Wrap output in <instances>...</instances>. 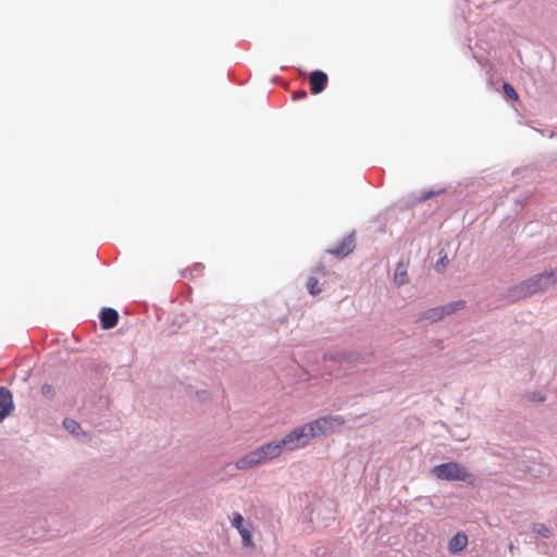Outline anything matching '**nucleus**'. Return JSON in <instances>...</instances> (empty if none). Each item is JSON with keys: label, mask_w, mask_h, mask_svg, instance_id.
Here are the masks:
<instances>
[{"label": "nucleus", "mask_w": 557, "mask_h": 557, "mask_svg": "<svg viewBox=\"0 0 557 557\" xmlns=\"http://www.w3.org/2000/svg\"><path fill=\"white\" fill-rule=\"evenodd\" d=\"M432 474L440 480L446 481H463L473 483L472 474L458 462H446L438 465L432 469Z\"/></svg>", "instance_id": "obj_1"}, {"label": "nucleus", "mask_w": 557, "mask_h": 557, "mask_svg": "<svg viewBox=\"0 0 557 557\" xmlns=\"http://www.w3.org/2000/svg\"><path fill=\"white\" fill-rule=\"evenodd\" d=\"M311 429V426L304 424L288 432L284 438L280 440L283 449L294 451L306 447L313 438V434L310 433Z\"/></svg>", "instance_id": "obj_2"}, {"label": "nucleus", "mask_w": 557, "mask_h": 557, "mask_svg": "<svg viewBox=\"0 0 557 557\" xmlns=\"http://www.w3.org/2000/svg\"><path fill=\"white\" fill-rule=\"evenodd\" d=\"M345 424V418L343 416H324L312 422L306 423V426H311L313 438L320 435H324L329 432L334 431Z\"/></svg>", "instance_id": "obj_3"}, {"label": "nucleus", "mask_w": 557, "mask_h": 557, "mask_svg": "<svg viewBox=\"0 0 557 557\" xmlns=\"http://www.w3.org/2000/svg\"><path fill=\"white\" fill-rule=\"evenodd\" d=\"M556 283H557V269L554 271L543 272V273L530 278L523 285H524V288L529 293H536L540 290H544Z\"/></svg>", "instance_id": "obj_4"}, {"label": "nucleus", "mask_w": 557, "mask_h": 557, "mask_svg": "<svg viewBox=\"0 0 557 557\" xmlns=\"http://www.w3.org/2000/svg\"><path fill=\"white\" fill-rule=\"evenodd\" d=\"M465 307V301L459 300L445 306L432 308L424 313V319L436 322L445 315L451 314Z\"/></svg>", "instance_id": "obj_5"}, {"label": "nucleus", "mask_w": 557, "mask_h": 557, "mask_svg": "<svg viewBox=\"0 0 557 557\" xmlns=\"http://www.w3.org/2000/svg\"><path fill=\"white\" fill-rule=\"evenodd\" d=\"M356 243L354 235L343 237L335 247L329 249V253L337 257L345 258L355 249Z\"/></svg>", "instance_id": "obj_6"}, {"label": "nucleus", "mask_w": 557, "mask_h": 557, "mask_svg": "<svg viewBox=\"0 0 557 557\" xmlns=\"http://www.w3.org/2000/svg\"><path fill=\"white\" fill-rule=\"evenodd\" d=\"M258 449L262 456L264 463L278 458L284 450L280 441L267 443Z\"/></svg>", "instance_id": "obj_7"}, {"label": "nucleus", "mask_w": 557, "mask_h": 557, "mask_svg": "<svg viewBox=\"0 0 557 557\" xmlns=\"http://www.w3.org/2000/svg\"><path fill=\"white\" fill-rule=\"evenodd\" d=\"M262 463H264L262 456L259 449H256L253 451H250L243 458L238 459L235 466L239 470H249Z\"/></svg>", "instance_id": "obj_8"}, {"label": "nucleus", "mask_w": 557, "mask_h": 557, "mask_svg": "<svg viewBox=\"0 0 557 557\" xmlns=\"http://www.w3.org/2000/svg\"><path fill=\"white\" fill-rule=\"evenodd\" d=\"M14 409L12 393L0 387V422H2Z\"/></svg>", "instance_id": "obj_9"}, {"label": "nucleus", "mask_w": 557, "mask_h": 557, "mask_svg": "<svg viewBox=\"0 0 557 557\" xmlns=\"http://www.w3.org/2000/svg\"><path fill=\"white\" fill-rule=\"evenodd\" d=\"M327 75L322 71H313L309 76L310 89L313 94L322 92L327 85Z\"/></svg>", "instance_id": "obj_10"}, {"label": "nucleus", "mask_w": 557, "mask_h": 557, "mask_svg": "<svg viewBox=\"0 0 557 557\" xmlns=\"http://www.w3.org/2000/svg\"><path fill=\"white\" fill-rule=\"evenodd\" d=\"M119 322V313L115 309L103 308L100 312V323L103 330L113 329Z\"/></svg>", "instance_id": "obj_11"}, {"label": "nucleus", "mask_w": 557, "mask_h": 557, "mask_svg": "<svg viewBox=\"0 0 557 557\" xmlns=\"http://www.w3.org/2000/svg\"><path fill=\"white\" fill-rule=\"evenodd\" d=\"M468 545V535L465 532L456 533L448 543V549L451 554L462 552Z\"/></svg>", "instance_id": "obj_12"}, {"label": "nucleus", "mask_w": 557, "mask_h": 557, "mask_svg": "<svg viewBox=\"0 0 557 557\" xmlns=\"http://www.w3.org/2000/svg\"><path fill=\"white\" fill-rule=\"evenodd\" d=\"M394 281L397 285H404L408 282L407 267L403 263L397 264Z\"/></svg>", "instance_id": "obj_13"}, {"label": "nucleus", "mask_w": 557, "mask_h": 557, "mask_svg": "<svg viewBox=\"0 0 557 557\" xmlns=\"http://www.w3.org/2000/svg\"><path fill=\"white\" fill-rule=\"evenodd\" d=\"M532 530L535 534H537L544 539H548L552 536L550 529L547 525H545L544 523H534L532 527Z\"/></svg>", "instance_id": "obj_14"}, {"label": "nucleus", "mask_w": 557, "mask_h": 557, "mask_svg": "<svg viewBox=\"0 0 557 557\" xmlns=\"http://www.w3.org/2000/svg\"><path fill=\"white\" fill-rule=\"evenodd\" d=\"M238 532H239V534L242 536L243 544L245 546H247V547L253 546L252 534H251V531L248 528H246L244 525L240 529H238Z\"/></svg>", "instance_id": "obj_15"}, {"label": "nucleus", "mask_w": 557, "mask_h": 557, "mask_svg": "<svg viewBox=\"0 0 557 557\" xmlns=\"http://www.w3.org/2000/svg\"><path fill=\"white\" fill-rule=\"evenodd\" d=\"M63 424L64 428L72 434H78V431L81 430V425L72 419H65Z\"/></svg>", "instance_id": "obj_16"}, {"label": "nucleus", "mask_w": 557, "mask_h": 557, "mask_svg": "<svg viewBox=\"0 0 557 557\" xmlns=\"http://www.w3.org/2000/svg\"><path fill=\"white\" fill-rule=\"evenodd\" d=\"M319 281L315 277H309L307 281V288L311 295H317L320 293V288L318 287Z\"/></svg>", "instance_id": "obj_17"}, {"label": "nucleus", "mask_w": 557, "mask_h": 557, "mask_svg": "<svg viewBox=\"0 0 557 557\" xmlns=\"http://www.w3.org/2000/svg\"><path fill=\"white\" fill-rule=\"evenodd\" d=\"M503 89H504V92L505 95L512 99V100H518V94L517 91L515 90V88L508 84V83H505L504 86H503Z\"/></svg>", "instance_id": "obj_18"}, {"label": "nucleus", "mask_w": 557, "mask_h": 557, "mask_svg": "<svg viewBox=\"0 0 557 557\" xmlns=\"http://www.w3.org/2000/svg\"><path fill=\"white\" fill-rule=\"evenodd\" d=\"M41 393L42 395L46 397V398H52L53 395H54V389H53V386L51 384H44L41 386Z\"/></svg>", "instance_id": "obj_19"}, {"label": "nucleus", "mask_w": 557, "mask_h": 557, "mask_svg": "<svg viewBox=\"0 0 557 557\" xmlns=\"http://www.w3.org/2000/svg\"><path fill=\"white\" fill-rule=\"evenodd\" d=\"M232 525L237 530L244 527V518L240 513H235L232 519Z\"/></svg>", "instance_id": "obj_20"}, {"label": "nucleus", "mask_w": 557, "mask_h": 557, "mask_svg": "<svg viewBox=\"0 0 557 557\" xmlns=\"http://www.w3.org/2000/svg\"><path fill=\"white\" fill-rule=\"evenodd\" d=\"M447 262H448V259H447V257H446V256H445V257H443V258H441V260L436 263L435 269H436L438 272H442V271L446 268Z\"/></svg>", "instance_id": "obj_21"}, {"label": "nucleus", "mask_w": 557, "mask_h": 557, "mask_svg": "<svg viewBox=\"0 0 557 557\" xmlns=\"http://www.w3.org/2000/svg\"><path fill=\"white\" fill-rule=\"evenodd\" d=\"M307 98V91L301 90L294 94V99H305Z\"/></svg>", "instance_id": "obj_22"}, {"label": "nucleus", "mask_w": 557, "mask_h": 557, "mask_svg": "<svg viewBox=\"0 0 557 557\" xmlns=\"http://www.w3.org/2000/svg\"><path fill=\"white\" fill-rule=\"evenodd\" d=\"M440 194V191H429L426 193L424 196H423V199H430L431 197H433L434 195H437Z\"/></svg>", "instance_id": "obj_23"}]
</instances>
